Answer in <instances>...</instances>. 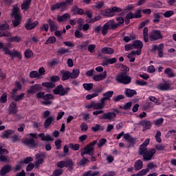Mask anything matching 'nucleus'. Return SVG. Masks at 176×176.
I'll use <instances>...</instances> for the list:
<instances>
[{
  "instance_id": "f257e3e1",
  "label": "nucleus",
  "mask_w": 176,
  "mask_h": 176,
  "mask_svg": "<svg viewBox=\"0 0 176 176\" xmlns=\"http://www.w3.org/2000/svg\"><path fill=\"white\" fill-rule=\"evenodd\" d=\"M111 111H113V112L104 113L103 110H97L93 112V115L94 116H98V115L103 113L99 116L100 120H113L116 119V115L120 113V111L116 108L112 109Z\"/></svg>"
},
{
  "instance_id": "f03ea898",
  "label": "nucleus",
  "mask_w": 176,
  "mask_h": 176,
  "mask_svg": "<svg viewBox=\"0 0 176 176\" xmlns=\"http://www.w3.org/2000/svg\"><path fill=\"white\" fill-rule=\"evenodd\" d=\"M138 154L142 156L144 162H149L152 160L153 156L156 154V149L149 148L148 150V148H142L140 151H138Z\"/></svg>"
},
{
  "instance_id": "7ed1b4c3",
  "label": "nucleus",
  "mask_w": 176,
  "mask_h": 176,
  "mask_svg": "<svg viewBox=\"0 0 176 176\" xmlns=\"http://www.w3.org/2000/svg\"><path fill=\"white\" fill-rule=\"evenodd\" d=\"M119 28V24L115 23V20H110L107 22L101 28L102 35L108 34V30H116Z\"/></svg>"
},
{
  "instance_id": "20e7f679",
  "label": "nucleus",
  "mask_w": 176,
  "mask_h": 176,
  "mask_svg": "<svg viewBox=\"0 0 176 176\" xmlns=\"http://www.w3.org/2000/svg\"><path fill=\"white\" fill-rule=\"evenodd\" d=\"M12 16L14 17L12 20L13 27H18L21 23V14H20V8L16 7L12 10Z\"/></svg>"
},
{
  "instance_id": "39448f33",
  "label": "nucleus",
  "mask_w": 176,
  "mask_h": 176,
  "mask_svg": "<svg viewBox=\"0 0 176 176\" xmlns=\"http://www.w3.org/2000/svg\"><path fill=\"white\" fill-rule=\"evenodd\" d=\"M116 80H117L118 83L129 85V83L131 82V77L129 76L126 72H120L116 76Z\"/></svg>"
},
{
  "instance_id": "423d86ee",
  "label": "nucleus",
  "mask_w": 176,
  "mask_h": 176,
  "mask_svg": "<svg viewBox=\"0 0 176 176\" xmlns=\"http://www.w3.org/2000/svg\"><path fill=\"white\" fill-rule=\"evenodd\" d=\"M69 90H71V88H69V87L64 88V87H63V85H59L52 90V92L56 96L59 95L60 96H67V94L69 93Z\"/></svg>"
},
{
  "instance_id": "0eeeda50",
  "label": "nucleus",
  "mask_w": 176,
  "mask_h": 176,
  "mask_svg": "<svg viewBox=\"0 0 176 176\" xmlns=\"http://www.w3.org/2000/svg\"><path fill=\"white\" fill-rule=\"evenodd\" d=\"M100 101V102H96L94 101L91 102L87 106V108H88V109H91V108H93L95 111L104 109V108H105V102L101 99Z\"/></svg>"
},
{
  "instance_id": "6e6552de",
  "label": "nucleus",
  "mask_w": 176,
  "mask_h": 176,
  "mask_svg": "<svg viewBox=\"0 0 176 176\" xmlns=\"http://www.w3.org/2000/svg\"><path fill=\"white\" fill-rule=\"evenodd\" d=\"M164 48V45L163 43L160 44L158 46L156 45H153L152 49L151 50V53H156V51L158 52V57H163V49Z\"/></svg>"
},
{
  "instance_id": "1a4fd4ad",
  "label": "nucleus",
  "mask_w": 176,
  "mask_h": 176,
  "mask_svg": "<svg viewBox=\"0 0 176 176\" xmlns=\"http://www.w3.org/2000/svg\"><path fill=\"white\" fill-rule=\"evenodd\" d=\"M116 12H117V13H120V12H122V8L115 6L112 8L107 9L105 11V16H107V17H113Z\"/></svg>"
},
{
  "instance_id": "9d476101",
  "label": "nucleus",
  "mask_w": 176,
  "mask_h": 176,
  "mask_svg": "<svg viewBox=\"0 0 176 176\" xmlns=\"http://www.w3.org/2000/svg\"><path fill=\"white\" fill-rule=\"evenodd\" d=\"M81 156H85V155H89V156H93L94 155V147L91 146H88V144L84 148L80 153Z\"/></svg>"
},
{
  "instance_id": "9b49d317",
  "label": "nucleus",
  "mask_w": 176,
  "mask_h": 176,
  "mask_svg": "<svg viewBox=\"0 0 176 176\" xmlns=\"http://www.w3.org/2000/svg\"><path fill=\"white\" fill-rule=\"evenodd\" d=\"M149 36L151 41H159V39L163 38V36H162L160 30H153L150 33Z\"/></svg>"
},
{
  "instance_id": "f8f14e48",
  "label": "nucleus",
  "mask_w": 176,
  "mask_h": 176,
  "mask_svg": "<svg viewBox=\"0 0 176 176\" xmlns=\"http://www.w3.org/2000/svg\"><path fill=\"white\" fill-rule=\"evenodd\" d=\"M138 125L143 127V131H146V130H151L152 122L148 120H143L138 123Z\"/></svg>"
},
{
  "instance_id": "ddd939ff",
  "label": "nucleus",
  "mask_w": 176,
  "mask_h": 176,
  "mask_svg": "<svg viewBox=\"0 0 176 176\" xmlns=\"http://www.w3.org/2000/svg\"><path fill=\"white\" fill-rule=\"evenodd\" d=\"M43 87L41 84H36L30 87L29 89H28V94H34L35 93H38V91H41Z\"/></svg>"
},
{
  "instance_id": "4468645a",
  "label": "nucleus",
  "mask_w": 176,
  "mask_h": 176,
  "mask_svg": "<svg viewBox=\"0 0 176 176\" xmlns=\"http://www.w3.org/2000/svg\"><path fill=\"white\" fill-rule=\"evenodd\" d=\"M23 144L28 146H30V148H38V142H36L32 138L30 139H25Z\"/></svg>"
},
{
  "instance_id": "2eb2a0df",
  "label": "nucleus",
  "mask_w": 176,
  "mask_h": 176,
  "mask_svg": "<svg viewBox=\"0 0 176 176\" xmlns=\"http://www.w3.org/2000/svg\"><path fill=\"white\" fill-rule=\"evenodd\" d=\"M67 8V3L60 2L51 6V10H56V9H60V12H63Z\"/></svg>"
},
{
  "instance_id": "dca6fc26",
  "label": "nucleus",
  "mask_w": 176,
  "mask_h": 176,
  "mask_svg": "<svg viewBox=\"0 0 176 176\" xmlns=\"http://www.w3.org/2000/svg\"><path fill=\"white\" fill-rule=\"evenodd\" d=\"M157 89L159 90H162V91H166L167 90H170V89H171V84L164 81V82H162L157 85Z\"/></svg>"
},
{
  "instance_id": "f3484780",
  "label": "nucleus",
  "mask_w": 176,
  "mask_h": 176,
  "mask_svg": "<svg viewBox=\"0 0 176 176\" xmlns=\"http://www.w3.org/2000/svg\"><path fill=\"white\" fill-rule=\"evenodd\" d=\"M8 112L10 115H16L17 113V104L12 102L9 107Z\"/></svg>"
},
{
  "instance_id": "a211bd4d",
  "label": "nucleus",
  "mask_w": 176,
  "mask_h": 176,
  "mask_svg": "<svg viewBox=\"0 0 176 176\" xmlns=\"http://www.w3.org/2000/svg\"><path fill=\"white\" fill-rule=\"evenodd\" d=\"M12 171V166L11 165H6L4 166L0 170V175H6L8 173H10Z\"/></svg>"
},
{
  "instance_id": "6ab92c4d",
  "label": "nucleus",
  "mask_w": 176,
  "mask_h": 176,
  "mask_svg": "<svg viewBox=\"0 0 176 176\" xmlns=\"http://www.w3.org/2000/svg\"><path fill=\"white\" fill-rule=\"evenodd\" d=\"M105 78H107V72H104L102 74L98 75H95L93 79L95 82H100V80H104Z\"/></svg>"
},
{
  "instance_id": "aec40b11",
  "label": "nucleus",
  "mask_w": 176,
  "mask_h": 176,
  "mask_svg": "<svg viewBox=\"0 0 176 176\" xmlns=\"http://www.w3.org/2000/svg\"><path fill=\"white\" fill-rule=\"evenodd\" d=\"M47 23L50 25V30L51 32L56 31V30L58 28V27L57 26V25L56 24V22H54V21L49 19L47 20Z\"/></svg>"
},
{
  "instance_id": "412c9836",
  "label": "nucleus",
  "mask_w": 176,
  "mask_h": 176,
  "mask_svg": "<svg viewBox=\"0 0 176 176\" xmlns=\"http://www.w3.org/2000/svg\"><path fill=\"white\" fill-rule=\"evenodd\" d=\"M103 98H100L102 100H103L104 102L107 100H111V97L113 96V91H109L107 92H105L104 94H102Z\"/></svg>"
},
{
  "instance_id": "4be33fe9",
  "label": "nucleus",
  "mask_w": 176,
  "mask_h": 176,
  "mask_svg": "<svg viewBox=\"0 0 176 176\" xmlns=\"http://www.w3.org/2000/svg\"><path fill=\"white\" fill-rule=\"evenodd\" d=\"M71 17V14L69 13H65L62 16H57V21L58 23H63V21H67V19H69Z\"/></svg>"
},
{
  "instance_id": "5701e85b",
  "label": "nucleus",
  "mask_w": 176,
  "mask_h": 176,
  "mask_svg": "<svg viewBox=\"0 0 176 176\" xmlns=\"http://www.w3.org/2000/svg\"><path fill=\"white\" fill-rule=\"evenodd\" d=\"M38 137L41 138V141H54V138H52L50 135H45V133H39Z\"/></svg>"
},
{
  "instance_id": "b1692460",
  "label": "nucleus",
  "mask_w": 176,
  "mask_h": 176,
  "mask_svg": "<svg viewBox=\"0 0 176 176\" xmlns=\"http://www.w3.org/2000/svg\"><path fill=\"white\" fill-rule=\"evenodd\" d=\"M137 94V91L134 89H126L125 90V95L126 97L129 98H131V97H134Z\"/></svg>"
},
{
  "instance_id": "393cba45",
  "label": "nucleus",
  "mask_w": 176,
  "mask_h": 176,
  "mask_svg": "<svg viewBox=\"0 0 176 176\" xmlns=\"http://www.w3.org/2000/svg\"><path fill=\"white\" fill-rule=\"evenodd\" d=\"M72 12H73L74 14H85V10L78 8L77 6H74L72 7Z\"/></svg>"
},
{
  "instance_id": "a878e982",
  "label": "nucleus",
  "mask_w": 176,
  "mask_h": 176,
  "mask_svg": "<svg viewBox=\"0 0 176 176\" xmlns=\"http://www.w3.org/2000/svg\"><path fill=\"white\" fill-rule=\"evenodd\" d=\"M102 53L103 54H113L115 53V50L113 48L108 47H104L101 49Z\"/></svg>"
},
{
  "instance_id": "bb28decb",
  "label": "nucleus",
  "mask_w": 176,
  "mask_h": 176,
  "mask_svg": "<svg viewBox=\"0 0 176 176\" xmlns=\"http://www.w3.org/2000/svg\"><path fill=\"white\" fill-rule=\"evenodd\" d=\"M42 86L47 89V90H51V89L56 87V84L52 82H42Z\"/></svg>"
},
{
  "instance_id": "cd10ccee",
  "label": "nucleus",
  "mask_w": 176,
  "mask_h": 176,
  "mask_svg": "<svg viewBox=\"0 0 176 176\" xmlns=\"http://www.w3.org/2000/svg\"><path fill=\"white\" fill-rule=\"evenodd\" d=\"M53 122H54V116L48 117L44 122L45 129H47Z\"/></svg>"
},
{
  "instance_id": "c85d7f7f",
  "label": "nucleus",
  "mask_w": 176,
  "mask_h": 176,
  "mask_svg": "<svg viewBox=\"0 0 176 176\" xmlns=\"http://www.w3.org/2000/svg\"><path fill=\"white\" fill-rule=\"evenodd\" d=\"M60 73L62 74V80H68L71 78V72L69 71L62 70Z\"/></svg>"
},
{
  "instance_id": "c756f323",
  "label": "nucleus",
  "mask_w": 176,
  "mask_h": 176,
  "mask_svg": "<svg viewBox=\"0 0 176 176\" xmlns=\"http://www.w3.org/2000/svg\"><path fill=\"white\" fill-rule=\"evenodd\" d=\"M134 167H135V171H138V170H141L142 168V167H144L142 160H137L134 164Z\"/></svg>"
},
{
  "instance_id": "7c9ffc66",
  "label": "nucleus",
  "mask_w": 176,
  "mask_h": 176,
  "mask_svg": "<svg viewBox=\"0 0 176 176\" xmlns=\"http://www.w3.org/2000/svg\"><path fill=\"white\" fill-rule=\"evenodd\" d=\"M8 42H16V43H20L21 41H23V38H21V36H10L8 38Z\"/></svg>"
},
{
  "instance_id": "2f4dec72",
  "label": "nucleus",
  "mask_w": 176,
  "mask_h": 176,
  "mask_svg": "<svg viewBox=\"0 0 176 176\" xmlns=\"http://www.w3.org/2000/svg\"><path fill=\"white\" fill-rule=\"evenodd\" d=\"M65 167L69 168L70 171L74 170V162L72 160H67L65 161Z\"/></svg>"
},
{
  "instance_id": "473e14b6",
  "label": "nucleus",
  "mask_w": 176,
  "mask_h": 176,
  "mask_svg": "<svg viewBox=\"0 0 176 176\" xmlns=\"http://www.w3.org/2000/svg\"><path fill=\"white\" fill-rule=\"evenodd\" d=\"M124 140L128 141V142H129V144H131L132 145H134V144H135V139H134L133 137L130 136V134H129V133L124 134Z\"/></svg>"
},
{
  "instance_id": "72a5a7b5",
  "label": "nucleus",
  "mask_w": 176,
  "mask_h": 176,
  "mask_svg": "<svg viewBox=\"0 0 176 176\" xmlns=\"http://www.w3.org/2000/svg\"><path fill=\"white\" fill-rule=\"evenodd\" d=\"M133 46L134 49H142V47L144 46V44H142V42L141 41H135L133 43Z\"/></svg>"
},
{
  "instance_id": "f704fd0d",
  "label": "nucleus",
  "mask_w": 176,
  "mask_h": 176,
  "mask_svg": "<svg viewBox=\"0 0 176 176\" xmlns=\"http://www.w3.org/2000/svg\"><path fill=\"white\" fill-rule=\"evenodd\" d=\"M31 1L32 0H25V1L21 4V9L28 10V9H30V5H31Z\"/></svg>"
},
{
  "instance_id": "c9c22d12",
  "label": "nucleus",
  "mask_w": 176,
  "mask_h": 176,
  "mask_svg": "<svg viewBox=\"0 0 176 176\" xmlns=\"http://www.w3.org/2000/svg\"><path fill=\"white\" fill-rule=\"evenodd\" d=\"M38 24V21H34L32 23H26L25 28L26 30H34V28H35V27H36Z\"/></svg>"
},
{
  "instance_id": "e433bc0d",
  "label": "nucleus",
  "mask_w": 176,
  "mask_h": 176,
  "mask_svg": "<svg viewBox=\"0 0 176 176\" xmlns=\"http://www.w3.org/2000/svg\"><path fill=\"white\" fill-rule=\"evenodd\" d=\"M12 134H14V131L9 129L6 131L1 135L2 138H9Z\"/></svg>"
},
{
  "instance_id": "4c0bfd02",
  "label": "nucleus",
  "mask_w": 176,
  "mask_h": 176,
  "mask_svg": "<svg viewBox=\"0 0 176 176\" xmlns=\"http://www.w3.org/2000/svg\"><path fill=\"white\" fill-rule=\"evenodd\" d=\"M164 74L167 75L168 78H174V76H175V74L173 72V70L170 68L165 69Z\"/></svg>"
},
{
  "instance_id": "58836bf2",
  "label": "nucleus",
  "mask_w": 176,
  "mask_h": 176,
  "mask_svg": "<svg viewBox=\"0 0 176 176\" xmlns=\"http://www.w3.org/2000/svg\"><path fill=\"white\" fill-rule=\"evenodd\" d=\"M96 93L92 94H88L86 96V100H91V98H94V97H97L98 96V93H102V89H99L96 91Z\"/></svg>"
},
{
  "instance_id": "ea45409f",
  "label": "nucleus",
  "mask_w": 176,
  "mask_h": 176,
  "mask_svg": "<svg viewBox=\"0 0 176 176\" xmlns=\"http://www.w3.org/2000/svg\"><path fill=\"white\" fill-rule=\"evenodd\" d=\"M91 130H92V131H94L96 133L98 131H104V126H102L98 124H96L94 126L91 127Z\"/></svg>"
},
{
  "instance_id": "a19ab883",
  "label": "nucleus",
  "mask_w": 176,
  "mask_h": 176,
  "mask_svg": "<svg viewBox=\"0 0 176 176\" xmlns=\"http://www.w3.org/2000/svg\"><path fill=\"white\" fill-rule=\"evenodd\" d=\"M79 69H74L73 72H70V78L71 79H76L79 76Z\"/></svg>"
},
{
  "instance_id": "79ce46f5",
  "label": "nucleus",
  "mask_w": 176,
  "mask_h": 176,
  "mask_svg": "<svg viewBox=\"0 0 176 176\" xmlns=\"http://www.w3.org/2000/svg\"><path fill=\"white\" fill-rule=\"evenodd\" d=\"M154 19L153 20V23H160V19L162 17V13L155 12L153 14Z\"/></svg>"
},
{
  "instance_id": "37998d69",
  "label": "nucleus",
  "mask_w": 176,
  "mask_h": 176,
  "mask_svg": "<svg viewBox=\"0 0 176 176\" xmlns=\"http://www.w3.org/2000/svg\"><path fill=\"white\" fill-rule=\"evenodd\" d=\"M82 160H80L78 162V166H85V164H87V163H90V161L85 157V155L82 156Z\"/></svg>"
},
{
  "instance_id": "c03bdc74",
  "label": "nucleus",
  "mask_w": 176,
  "mask_h": 176,
  "mask_svg": "<svg viewBox=\"0 0 176 176\" xmlns=\"http://www.w3.org/2000/svg\"><path fill=\"white\" fill-rule=\"evenodd\" d=\"M10 57H12V58H14V57H17L18 58H19V60H21V54H20V52H17L16 50H14V52H11V54H10Z\"/></svg>"
},
{
  "instance_id": "a18cd8bd",
  "label": "nucleus",
  "mask_w": 176,
  "mask_h": 176,
  "mask_svg": "<svg viewBox=\"0 0 176 176\" xmlns=\"http://www.w3.org/2000/svg\"><path fill=\"white\" fill-rule=\"evenodd\" d=\"M143 36L144 41L146 43H148L149 39L148 38V27H145L143 30Z\"/></svg>"
},
{
  "instance_id": "49530a36",
  "label": "nucleus",
  "mask_w": 176,
  "mask_h": 176,
  "mask_svg": "<svg viewBox=\"0 0 176 176\" xmlns=\"http://www.w3.org/2000/svg\"><path fill=\"white\" fill-rule=\"evenodd\" d=\"M149 139H146L142 145H140V148H139V151H141L142 149H148V148H146V146H148V145H149Z\"/></svg>"
},
{
  "instance_id": "de8ad7c7",
  "label": "nucleus",
  "mask_w": 176,
  "mask_h": 176,
  "mask_svg": "<svg viewBox=\"0 0 176 176\" xmlns=\"http://www.w3.org/2000/svg\"><path fill=\"white\" fill-rule=\"evenodd\" d=\"M69 146L73 151H79V149L80 148V145H79V144H74L72 143H70L69 144Z\"/></svg>"
},
{
  "instance_id": "09e8293b",
  "label": "nucleus",
  "mask_w": 176,
  "mask_h": 176,
  "mask_svg": "<svg viewBox=\"0 0 176 176\" xmlns=\"http://www.w3.org/2000/svg\"><path fill=\"white\" fill-rule=\"evenodd\" d=\"M89 46V41H85L78 46L80 50H87Z\"/></svg>"
},
{
  "instance_id": "8fccbe9b",
  "label": "nucleus",
  "mask_w": 176,
  "mask_h": 176,
  "mask_svg": "<svg viewBox=\"0 0 176 176\" xmlns=\"http://www.w3.org/2000/svg\"><path fill=\"white\" fill-rule=\"evenodd\" d=\"M84 89L85 90H87L88 91H90V90H91V89H93V83H85L82 85Z\"/></svg>"
},
{
  "instance_id": "3c124183",
  "label": "nucleus",
  "mask_w": 176,
  "mask_h": 176,
  "mask_svg": "<svg viewBox=\"0 0 176 176\" xmlns=\"http://www.w3.org/2000/svg\"><path fill=\"white\" fill-rule=\"evenodd\" d=\"M6 101H8V95L6 93H3L0 98V102H1V104H5Z\"/></svg>"
},
{
  "instance_id": "603ef678",
  "label": "nucleus",
  "mask_w": 176,
  "mask_h": 176,
  "mask_svg": "<svg viewBox=\"0 0 176 176\" xmlns=\"http://www.w3.org/2000/svg\"><path fill=\"white\" fill-rule=\"evenodd\" d=\"M50 80L52 83H56L60 80V76H52L50 77Z\"/></svg>"
},
{
  "instance_id": "864d4df0",
  "label": "nucleus",
  "mask_w": 176,
  "mask_h": 176,
  "mask_svg": "<svg viewBox=\"0 0 176 176\" xmlns=\"http://www.w3.org/2000/svg\"><path fill=\"white\" fill-rule=\"evenodd\" d=\"M57 53L58 54H60V56H63V54H65V53H69V50H67L65 48H60L57 51Z\"/></svg>"
},
{
  "instance_id": "5fc2aeb1",
  "label": "nucleus",
  "mask_w": 176,
  "mask_h": 176,
  "mask_svg": "<svg viewBox=\"0 0 176 176\" xmlns=\"http://www.w3.org/2000/svg\"><path fill=\"white\" fill-rule=\"evenodd\" d=\"M50 43H56V37L55 36H50L45 42V45H50Z\"/></svg>"
},
{
  "instance_id": "6e6d98bb",
  "label": "nucleus",
  "mask_w": 176,
  "mask_h": 176,
  "mask_svg": "<svg viewBox=\"0 0 176 176\" xmlns=\"http://www.w3.org/2000/svg\"><path fill=\"white\" fill-rule=\"evenodd\" d=\"M124 98V96L118 95L113 98V101H114V102H118V101H120V100H123Z\"/></svg>"
},
{
  "instance_id": "4d7b16f0",
  "label": "nucleus",
  "mask_w": 176,
  "mask_h": 176,
  "mask_svg": "<svg viewBox=\"0 0 176 176\" xmlns=\"http://www.w3.org/2000/svg\"><path fill=\"white\" fill-rule=\"evenodd\" d=\"M30 162H32V157H28L24 159L23 162H19V164H23V163H24L25 164H28Z\"/></svg>"
},
{
  "instance_id": "13d9d810",
  "label": "nucleus",
  "mask_w": 176,
  "mask_h": 176,
  "mask_svg": "<svg viewBox=\"0 0 176 176\" xmlns=\"http://www.w3.org/2000/svg\"><path fill=\"white\" fill-rule=\"evenodd\" d=\"M52 175L54 176L63 175V169H56L55 170H54Z\"/></svg>"
},
{
  "instance_id": "bf43d9fd",
  "label": "nucleus",
  "mask_w": 176,
  "mask_h": 176,
  "mask_svg": "<svg viewBox=\"0 0 176 176\" xmlns=\"http://www.w3.org/2000/svg\"><path fill=\"white\" fill-rule=\"evenodd\" d=\"M34 54L32 53V51L31 50H27L25 52V58H31V56L33 55Z\"/></svg>"
},
{
  "instance_id": "052dcab7",
  "label": "nucleus",
  "mask_w": 176,
  "mask_h": 176,
  "mask_svg": "<svg viewBox=\"0 0 176 176\" xmlns=\"http://www.w3.org/2000/svg\"><path fill=\"white\" fill-rule=\"evenodd\" d=\"M30 78H37L38 79H39V75L38 74V72L32 71L30 74Z\"/></svg>"
},
{
  "instance_id": "680f3d73",
  "label": "nucleus",
  "mask_w": 176,
  "mask_h": 176,
  "mask_svg": "<svg viewBox=\"0 0 176 176\" xmlns=\"http://www.w3.org/2000/svg\"><path fill=\"white\" fill-rule=\"evenodd\" d=\"M164 122V119L163 118H161L160 119H157L153 121V123L155 126H159V124H162Z\"/></svg>"
},
{
  "instance_id": "e2e57ef3",
  "label": "nucleus",
  "mask_w": 176,
  "mask_h": 176,
  "mask_svg": "<svg viewBox=\"0 0 176 176\" xmlns=\"http://www.w3.org/2000/svg\"><path fill=\"white\" fill-rule=\"evenodd\" d=\"M141 10H137L133 14V16L135 19H141L142 17V15H141Z\"/></svg>"
},
{
  "instance_id": "0e129e2a",
  "label": "nucleus",
  "mask_w": 176,
  "mask_h": 176,
  "mask_svg": "<svg viewBox=\"0 0 176 176\" xmlns=\"http://www.w3.org/2000/svg\"><path fill=\"white\" fill-rule=\"evenodd\" d=\"M96 45L94 44H91L89 45H88V52L89 53H94V50H96Z\"/></svg>"
},
{
  "instance_id": "69168bd1",
  "label": "nucleus",
  "mask_w": 176,
  "mask_h": 176,
  "mask_svg": "<svg viewBox=\"0 0 176 176\" xmlns=\"http://www.w3.org/2000/svg\"><path fill=\"white\" fill-rule=\"evenodd\" d=\"M105 142H107V139H105V138L100 139L98 144V148H101L104 145H105Z\"/></svg>"
},
{
  "instance_id": "338daca9",
  "label": "nucleus",
  "mask_w": 176,
  "mask_h": 176,
  "mask_svg": "<svg viewBox=\"0 0 176 176\" xmlns=\"http://www.w3.org/2000/svg\"><path fill=\"white\" fill-rule=\"evenodd\" d=\"M164 17L166 18H168V17H171V16H173L174 14V11L173 10H168L165 12V13L163 14Z\"/></svg>"
},
{
  "instance_id": "774afa93",
  "label": "nucleus",
  "mask_w": 176,
  "mask_h": 176,
  "mask_svg": "<svg viewBox=\"0 0 176 176\" xmlns=\"http://www.w3.org/2000/svg\"><path fill=\"white\" fill-rule=\"evenodd\" d=\"M156 151H164L166 149V146L163 144H157L155 146Z\"/></svg>"
}]
</instances>
